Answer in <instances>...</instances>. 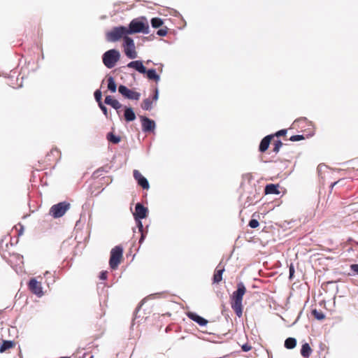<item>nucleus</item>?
<instances>
[{"label": "nucleus", "instance_id": "f257e3e1", "mask_svg": "<svg viewBox=\"0 0 358 358\" xmlns=\"http://www.w3.org/2000/svg\"><path fill=\"white\" fill-rule=\"evenodd\" d=\"M246 292V288L243 282H240L237 284V289L231 296V306L235 311L236 315L241 317L243 314V298Z\"/></svg>", "mask_w": 358, "mask_h": 358}, {"label": "nucleus", "instance_id": "f03ea898", "mask_svg": "<svg viewBox=\"0 0 358 358\" xmlns=\"http://www.w3.org/2000/svg\"><path fill=\"white\" fill-rule=\"evenodd\" d=\"M127 29L129 34L142 33L148 34L150 27L147 18L144 16L133 19L129 24Z\"/></svg>", "mask_w": 358, "mask_h": 358}, {"label": "nucleus", "instance_id": "7ed1b4c3", "mask_svg": "<svg viewBox=\"0 0 358 358\" xmlns=\"http://www.w3.org/2000/svg\"><path fill=\"white\" fill-rule=\"evenodd\" d=\"M121 57L120 52L117 49H110L102 55V62L108 69H112L116 63L120 60Z\"/></svg>", "mask_w": 358, "mask_h": 358}, {"label": "nucleus", "instance_id": "20e7f679", "mask_svg": "<svg viewBox=\"0 0 358 358\" xmlns=\"http://www.w3.org/2000/svg\"><path fill=\"white\" fill-rule=\"evenodd\" d=\"M129 34L127 27H115L106 34V40L109 42H116L122 38L124 39V37Z\"/></svg>", "mask_w": 358, "mask_h": 358}, {"label": "nucleus", "instance_id": "39448f33", "mask_svg": "<svg viewBox=\"0 0 358 358\" xmlns=\"http://www.w3.org/2000/svg\"><path fill=\"white\" fill-rule=\"evenodd\" d=\"M123 248L121 245H116L110 250L109 265L110 267L115 270L116 269L122 258Z\"/></svg>", "mask_w": 358, "mask_h": 358}, {"label": "nucleus", "instance_id": "423d86ee", "mask_svg": "<svg viewBox=\"0 0 358 358\" xmlns=\"http://www.w3.org/2000/svg\"><path fill=\"white\" fill-rule=\"evenodd\" d=\"M70 208V203L66 201H62L52 206L50 209V215L54 218L62 217Z\"/></svg>", "mask_w": 358, "mask_h": 358}, {"label": "nucleus", "instance_id": "0eeeda50", "mask_svg": "<svg viewBox=\"0 0 358 358\" xmlns=\"http://www.w3.org/2000/svg\"><path fill=\"white\" fill-rule=\"evenodd\" d=\"M118 92L125 99L132 101H138L141 97L139 92L133 91L124 85H119Z\"/></svg>", "mask_w": 358, "mask_h": 358}, {"label": "nucleus", "instance_id": "6e6552de", "mask_svg": "<svg viewBox=\"0 0 358 358\" xmlns=\"http://www.w3.org/2000/svg\"><path fill=\"white\" fill-rule=\"evenodd\" d=\"M140 120L141 122L142 131L143 132L154 133L156 129V123L153 120L146 116H140Z\"/></svg>", "mask_w": 358, "mask_h": 358}, {"label": "nucleus", "instance_id": "1a4fd4ad", "mask_svg": "<svg viewBox=\"0 0 358 358\" xmlns=\"http://www.w3.org/2000/svg\"><path fill=\"white\" fill-rule=\"evenodd\" d=\"M28 286L30 291L38 297H41L43 296L42 285L39 282L37 281L36 279H30L28 283Z\"/></svg>", "mask_w": 358, "mask_h": 358}, {"label": "nucleus", "instance_id": "9d476101", "mask_svg": "<svg viewBox=\"0 0 358 358\" xmlns=\"http://www.w3.org/2000/svg\"><path fill=\"white\" fill-rule=\"evenodd\" d=\"M148 215V208L141 202H138L135 206V212L133 213L134 220L144 219L147 217Z\"/></svg>", "mask_w": 358, "mask_h": 358}, {"label": "nucleus", "instance_id": "9b49d317", "mask_svg": "<svg viewBox=\"0 0 358 358\" xmlns=\"http://www.w3.org/2000/svg\"><path fill=\"white\" fill-rule=\"evenodd\" d=\"M133 176L138 185L143 189H148L150 188V184L148 179L145 178L138 170L134 171Z\"/></svg>", "mask_w": 358, "mask_h": 358}, {"label": "nucleus", "instance_id": "f8f14e48", "mask_svg": "<svg viewBox=\"0 0 358 358\" xmlns=\"http://www.w3.org/2000/svg\"><path fill=\"white\" fill-rule=\"evenodd\" d=\"M104 103L114 108L116 110L117 114L119 115V117H120V109L122 108L123 106L118 100L113 98L110 95H107L105 97Z\"/></svg>", "mask_w": 358, "mask_h": 358}, {"label": "nucleus", "instance_id": "ddd939ff", "mask_svg": "<svg viewBox=\"0 0 358 358\" xmlns=\"http://www.w3.org/2000/svg\"><path fill=\"white\" fill-rule=\"evenodd\" d=\"M187 316L192 321L197 323L201 327H204L208 324V320L204 317L199 315L194 312H188Z\"/></svg>", "mask_w": 358, "mask_h": 358}, {"label": "nucleus", "instance_id": "4468645a", "mask_svg": "<svg viewBox=\"0 0 358 358\" xmlns=\"http://www.w3.org/2000/svg\"><path fill=\"white\" fill-rule=\"evenodd\" d=\"M128 68L134 69L139 73L145 74V66L141 60H134L129 62L127 65Z\"/></svg>", "mask_w": 358, "mask_h": 358}, {"label": "nucleus", "instance_id": "2eb2a0df", "mask_svg": "<svg viewBox=\"0 0 358 358\" xmlns=\"http://www.w3.org/2000/svg\"><path fill=\"white\" fill-rule=\"evenodd\" d=\"M274 137V135H266L264 136L260 141L259 145V151L262 153L266 152L271 143L272 138Z\"/></svg>", "mask_w": 358, "mask_h": 358}, {"label": "nucleus", "instance_id": "dca6fc26", "mask_svg": "<svg viewBox=\"0 0 358 358\" xmlns=\"http://www.w3.org/2000/svg\"><path fill=\"white\" fill-rule=\"evenodd\" d=\"M124 117L126 122H130L136 120V114L134 109L130 106H124Z\"/></svg>", "mask_w": 358, "mask_h": 358}, {"label": "nucleus", "instance_id": "f3484780", "mask_svg": "<svg viewBox=\"0 0 358 358\" xmlns=\"http://www.w3.org/2000/svg\"><path fill=\"white\" fill-rule=\"evenodd\" d=\"M279 185L278 184H267L264 188V192L266 194H279L280 191L278 189Z\"/></svg>", "mask_w": 358, "mask_h": 358}, {"label": "nucleus", "instance_id": "a211bd4d", "mask_svg": "<svg viewBox=\"0 0 358 358\" xmlns=\"http://www.w3.org/2000/svg\"><path fill=\"white\" fill-rule=\"evenodd\" d=\"M145 74H146L147 78L150 80H154L156 83L159 82L160 80V76L159 74L157 73L156 69H147L145 68Z\"/></svg>", "mask_w": 358, "mask_h": 358}, {"label": "nucleus", "instance_id": "6ab92c4d", "mask_svg": "<svg viewBox=\"0 0 358 358\" xmlns=\"http://www.w3.org/2000/svg\"><path fill=\"white\" fill-rule=\"evenodd\" d=\"M219 266L216 268L213 277V283H219L222 280V274L224 271V268L222 267L221 268H218Z\"/></svg>", "mask_w": 358, "mask_h": 358}, {"label": "nucleus", "instance_id": "aec40b11", "mask_svg": "<svg viewBox=\"0 0 358 358\" xmlns=\"http://www.w3.org/2000/svg\"><path fill=\"white\" fill-rule=\"evenodd\" d=\"M106 139L109 143L113 144H117L121 141V137L118 135L115 134L113 132H108L106 134Z\"/></svg>", "mask_w": 358, "mask_h": 358}, {"label": "nucleus", "instance_id": "412c9836", "mask_svg": "<svg viewBox=\"0 0 358 358\" xmlns=\"http://www.w3.org/2000/svg\"><path fill=\"white\" fill-rule=\"evenodd\" d=\"M312 352V349L310 346V345L308 343H305L302 345L301 349V355L305 357L308 358L310 356Z\"/></svg>", "mask_w": 358, "mask_h": 358}, {"label": "nucleus", "instance_id": "4be33fe9", "mask_svg": "<svg viewBox=\"0 0 358 358\" xmlns=\"http://www.w3.org/2000/svg\"><path fill=\"white\" fill-rule=\"evenodd\" d=\"M124 52L129 59H134L137 57V52L135 48H124Z\"/></svg>", "mask_w": 358, "mask_h": 358}, {"label": "nucleus", "instance_id": "5701e85b", "mask_svg": "<svg viewBox=\"0 0 358 358\" xmlns=\"http://www.w3.org/2000/svg\"><path fill=\"white\" fill-rule=\"evenodd\" d=\"M108 90L110 91L111 92L114 93L117 90V84L115 83V80L113 76H108V85H107Z\"/></svg>", "mask_w": 358, "mask_h": 358}, {"label": "nucleus", "instance_id": "b1692460", "mask_svg": "<svg viewBox=\"0 0 358 358\" xmlns=\"http://www.w3.org/2000/svg\"><path fill=\"white\" fill-rule=\"evenodd\" d=\"M14 345L15 343L13 341H3L2 344L0 345V352H3L12 348Z\"/></svg>", "mask_w": 358, "mask_h": 358}, {"label": "nucleus", "instance_id": "393cba45", "mask_svg": "<svg viewBox=\"0 0 358 358\" xmlns=\"http://www.w3.org/2000/svg\"><path fill=\"white\" fill-rule=\"evenodd\" d=\"M285 348L287 349L291 350L296 347V340L294 338L289 337L285 341Z\"/></svg>", "mask_w": 358, "mask_h": 358}, {"label": "nucleus", "instance_id": "a878e982", "mask_svg": "<svg viewBox=\"0 0 358 358\" xmlns=\"http://www.w3.org/2000/svg\"><path fill=\"white\" fill-rule=\"evenodd\" d=\"M152 101L150 98L145 99L141 104V108L144 110H151L152 109Z\"/></svg>", "mask_w": 358, "mask_h": 358}, {"label": "nucleus", "instance_id": "bb28decb", "mask_svg": "<svg viewBox=\"0 0 358 358\" xmlns=\"http://www.w3.org/2000/svg\"><path fill=\"white\" fill-rule=\"evenodd\" d=\"M123 48H135V43L131 37H129L128 35L125 37H124L123 39Z\"/></svg>", "mask_w": 358, "mask_h": 358}, {"label": "nucleus", "instance_id": "cd10ccee", "mask_svg": "<svg viewBox=\"0 0 358 358\" xmlns=\"http://www.w3.org/2000/svg\"><path fill=\"white\" fill-rule=\"evenodd\" d=\"M150 24L153 28L157 29L162 26L164 22L162 18L156 17L151 19Z\"/></svg>", "mask_w": 358, "mask_h": 358}, {"label": "nucleus", "instance_id": "c85d7f7f", "mask_svg": "<svg viewBox=\"0 0 358 358\" xmlns=\"http://www.w3.org/2000/svg\"><path fill=\"white\" fill-rule=\"evenodd\" d=\"M311 313L317 320H322L325 317V315L322 312L318 311L317 309H313Z\"/></svg>", "mask_w": 358, "mask_h": 358}, {"label": "nucleus", "instance_id": "c756f323", "mask_svg": "<svg viewBox=\"0 0 358 358\" xmlns=\"http://www.w3.org/2000/svg\"><path fill=\"white\" fill-rule=\"evenodd\" d=\"M282 145H283V143H282V141L278 139V140L275 141V142L273 143V151L275 153H278L280 151V149L282 148Z\"/></svg>", "mask_w": 358, "mask_h": 358}, {"label": "nucleus", "instance_id": "7c9ffc66", "mask_svg": "<svg viewBox=\"0 0 358 358\" xmlns=\"http://www.w3.org/2000/svg\"><path fill=\"white\" fill-rule=\"evenodd\" d=\"M94 99H95L96 101L97 102V103L102 102V93L100 90H99V89L96 90L94 93Z\"/></svg>", "mask_w": 358, "mask_h": 358}, {"label": "nucleus", "instance_id": "2f4dec72", "mask_svg": "<svg viewBox=\"0 0 358 358\" xmlns=\"http://www.w3.org/2000/svg\"><path fill=\"white\" fill-rule=\"evenodd\" d=\"M148 226H147L145 227V229H143V231H138L141 234V237H140L139 241H138V243H139L140 245H141L143 243V241H145V239L146 238V236H147V234H148Z\"/></svg>", "mask_w": 358, "mask_h": 358}, {"label": "nucleus", "instance_id": "473e14b6", "mask_svg": "<svg viewBox=\"0 0 358 358\" xmlns=\"http://www.w3.org/2000/svg\"><path fill=\"white\" fill-rule=\"evenodd\" d=\"M305 138H304V136L303 135H301V134H297V135H293L290 138H289V141H292V142H296V141H301V140H303Z\"/></svg>", "mask_w": 358, "mask_h": 358}, {"label": "nucleus", "instance_id": "72a5a7b5", "mask_svg": "<svg viewBox=\"0 0 358 358\" xmlns=\"http://www.w3.org/2000/svg\"><path fill=\"white\" fill-rule=\"evenodd\" d=\"M142 220L143 219L134 220L135 222H136V227H137L138 231H143V229H145V228L143 227Z\"/></svg>", "mask_w": 358, "mask_h": 358}, {"label": "nucleus", "instance_id": "f704fd0d", "mask_svg": "<svg viewBox=\"0 0 358 358\" xmlns=\"http://www.w3.org/2000/svg\"><path fill=\"white\" fill-rule=\"evenodd\" d=\"M259 225V223L257 220L256 219H251L248 223V226L252 229H255L258 227Z\"/></svg>", "mask_w": 358, "mask_h": 358}, {"label": "nucleus", "instance_id": "c9c22d12", "mask_svg": "<svg viewBox=\"0 0 358 358\" xmlns=\"http://www.w3.org/2000/svg\"><path fill=\"white\" fill-rule=\"evenodd\" d=\"M98 106L100 108V109L101 110V111L103 112V115L106 117H108V108L106 107V106L102 102L98 103Z\"/></svg>", "mask_w": 358, "mask_h": 358}, {"label": "nucleus", "instance_id": "e433bc0d", "mask_svg": "<svg viewBox=\"0 0 358 358\" xmlns=\"http://www.w3.org/2000/svg\"><path fill=\"white\" fill-rule=\"evenodd\" d=\"M287 130L285 129H280V130L276 131L273 135H274V136H275V137H280V136H285L287 134Z\"/></svg>", "mask_w": 358, "mask_h": 358}, {"label": "nucleus", "instance_id": "4c0bfd02", "mask_svg": "<svg viewBox=\"0 0 358 358\" xmlns=\"http://www.w3.org/2000/svg\"><path fill=\"white\" fill-rule=\"evenodd\" d=\"M167 28H162L157 30V34L159 36H165L167 34Z\"/></svg>", "mask_w": 358, "mask_h": 358}, {"label": "nucleus", "instance_id": "58836bf2", "mask_svg": "<svg viewBox=\"0 0 358 358\" xmlns=\"http://www.w3.org/2000/svg\"><path fill=\"white\" fill-rule=\"evenodd\" d=\"M294 267L292 264H291L289 266V278L292 279L294 275Z\"/></svg>", "mask_w": 358, "mask_h": 358}, {"label": "nucleus", "instance_id": "ea45409f", "mask_svg": "<svg viewBox=\"0 0 358 358\" xmlns=\"http://www.w3.org/2000/svg\"><path fill=\"white\" fill-rule=\"evenodd\" d=\"M159 99V90L157 87H156L155 90H154V94L152 95V101H157Z\"/></svg>", "mask_w": 358, "mask_h": 358}, {"label": "nucleus", "instance_id": "a19ab883", "mask_svg": "<svg viewBox=\"0 0 358 358\" xmlns=\"http://www.w3.org/2000/svg\"><path fill=\"white\" fill-rule=\"evenodd\" d=\"M108 272L106 271H102L99 273V278L101 280H105L107 279Z\"/></svg>", "mask_w": 358, "mask_h": 358}, {"label": "nucleus", "instance_id": "79ce46f5", "mask_svg": "<svg viewBox=\"0 0 358 358\" xmlns=\"http://www.w3.org/2000/svg\"><path fill=\"white\" fill-rule=\"evenodd\" d=\"M350 269L354 273L358 274V264H351Z\"/></svg>", "mask_w": 358, "mask_h": 358}, {"label": "nucleus", "instance_id": "37998d69", "mask_svg": "<svg viewBox=\"0 0 358 358\" xmlns=\"http://www.w3.org/2000/svg\"><path fill=\"white\" fill-rule=\"evenodd\" d=\"M241 349L243 352H248L251 349V346L248 343H245L241 346Z\"/></svg>", "mask_w": 358, "mask_h": 358}, {"label": "nucleus", "instance_id": "c03bdc74", "mask_svg": "<svg viewBox=\"0 0 358 358\" xmlns=\"http://www.w3.org/2000/svg\"><path fill=\"white\" fill-rule=\"evenodd\" d=\"M16 259H17V261L18 264H22L23 263V256H22L20 255H16Z\"/></svg>", "mask_w": 358, "mask_h": 358}, {"label": "nucleus", "instance_id": "a18cd8bd", "mask_svg": "<svg viewBox=\"0 0 358 358\" xmlns=\"http://www.w3.org/2000/svg\"><path fill=\"white\" fill-rule=\"evenodd\" d=\"M47 283L49 285L50 284H53L55 282V278H49L46 279Z\"/></svg>", "mask_w": 358, "mask_h": 358}, {"label": "nucleus", "instance_id": "49530a36", "mask_svg": "<svg viewBox=\"0 0 358 358\" xmlns=\"http://www.w3.org/2000/svg\"><path fill=\"white\" fill-rule=\"evenodd\" d=\"M248 201H247L244 203V205H245V206H249L250 205H251V204L253 203V201H252V199H251V198H250V197H248Z\"/></svg>", "mask_w": 358, "mask_h": 358}, {"label": "nucleus", "instance_id": "de8ad7c7", "mask_svg": "<svg viewBox=\"0 0 358 358\" xmlns=\"http://www.w3.org/2000/svg\"><path fill=\"white\" fill-rule=\"evenodd\" d=\"M306 120H307L306 117H300V118L297 119L296 120H295L294 123L306 122Z\"/></svg>", "mask_w": 358, "mask_h": 358}, {"label": "nucleus", "instance_id": "09e8293b", "mask_svg": "<svg viewBox=\"0 0 358 358\" xmlns=\"http://www.w3.org/2000/svg\"><path fill=\"white\" fill-rule=\"evenodd\" d=\"M103 171L102 169H98L97 171H94L93 173L94 177H97L99 176V172Z\"/></svg>", "mask_w": 358, "mask_h": 358}, {"label": "nucleus", "instance_id": "8fccbe9b", "mask_svg": "<svg viewBox=\"0 0 358 358\" xmlns=\"http://www.w3.org/2000/svg\"><path fill=\"white\" fill-rule=\"evenodd\" d=\"M51 275H52L51 273L49 271H45L44 273V276L46 279L50 278Z\"/></svg>", "mask_w": 358, "mask_h": 358}, {"label": "nucleus", "instance_id": "3c124183", "mask_svg": "<svg viewBox=\"0 0 358 358\" xmlns=\"http://www.w3.org/2000/svg\"><path fill=\"white\" fill-rule=\"evenodd\" d=\"M338 182H339V180L336 181V182H334L331 183V185H330V188H331V189H333V188L334 187V186H335V185H336Z\"/></svg>", "mask_w": 358, "mask_h": 358}, {"label": "nucleus", "instance_id": "603ef678", "mask_svg": "<svg viewBox=\"0 0 358 358\" xmlns=\"http://www.w3.org/2000/svg\"><path fill=\"white\" fill-rule=\"evenodd\" d=\"M23 230H24V227L22 226H21V228H20V229L19 231V233H18L19 236H20L22 234Z\"/></svg>", "mask_w": 358, "mask_h": 358}, {"label": "nucleus", "instance_id": "864d4df0", "mask_svg": "<svg viewBox=\"0 0 358 358\" xmlns=\"http://www.w3.org/2000/svg\"><path fill=\"white\" fill-rule=\"evenodd\" d=\"M54 152H58V150L57 149H55V150H52L51 152L53 153Z\"/></svg>", "mask_w": 358, "mask_h": 358}, {"label": "nucleus", "instance_id": "5fc2aeb1", "mask_svg": "<svg viewBox=\"0 0 358 358\" xmlns=\"http://www.w3.org/2000/svg\"><path fill=\"white\" fill-rule=\"evenodd\" d=\"M150 62H151V61H150V60H148V61L146 62V63H147V64H149V63H150Z\"/></svg>", "mask_w": 358, "mask_h": 358}]
</instances>
